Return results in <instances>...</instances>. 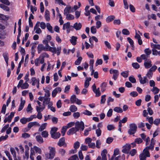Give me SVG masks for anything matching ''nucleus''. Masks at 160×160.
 Listing matches in <instances>:
<instances>
[{"instance_id": "69168bd1", "label": "nucleus", "mask_w": 160, "mask_h": 160, "mask_svg": "<svg viewBox=\"0 0 160 160\" xmlns=\"http://www.w3.org/2000/svg\"><path fill=\"white\" fill-rule=\"evenodd\" d=\"M123 34L126 35H128L130 33L129 31L126 29H124L122 31Z\"/></svg>"}, {"instance_id": "79ce46f5", "label": "nucleus", "mask_w": 160, "mask_h": 160, "mask_svg": "<svg viewBox=\"0 0 160 160\" xmlns=\"http://www.w3.org/2000/svg\"><path fill=\"white\" fill-rule=\"evenodd\" d=\"M60 133L59 132H57L52 136L51 137L54 139H56L59 138L60 136Z\"/></svg>"}, {"instance_id": "1a4fd4ad", "label": "nucleus", "mask_w": 160, "mask_h": 160, "mask_svg": "<svg viewBox=\"0 0 160 160\" xmlns=\"http://www.w3.org/2000/svg\"><path fill=\"white\" fill-rule=\"evenodd\" d=\"M151 63L152 62L150 59L144 61V65L145 68L148 69L151 67L152 66Z\"/></svg>"}, {"instance_id": "c9c22d12", "label": "nucleus", "mask_w": 160, "mask_h": 160, "mask_svg": "<svg viewBox=\"0 0 160 160\" xmlns=\"http://www.w3.org/2000/svg\"><path fill=\"white\" fill-rule=\"evenodd\" d=\"M144 52L146 54V55L149 56L150 55L152 51L150 50L149 48H146L144 50Z\"/></svg>"}, {"instance_id": "aec40b11", "label": "nucleus", "mask_w": 160, "mask_h": 160, "mask_svg": "<svg viewBox=\"0 0 160 160\" xmlns=\"http://www.w3.org/2000/svg\"><path fill=\"white\" fill-rule=\"evenodd\" d=\"M65 144V138H60L58 142V145L60 147H61Z\"/></svg>"}, {"instance_id": "f257e3e1", "label": "nucleus", "mask_w": 160, "mask_h": 160, "mask_svg": "<svg viewBox=\"0 0 160 160\" xmlns=\"http://www.w3.org/2000/svg\"><path fill=\"white\" fill-rule=\"evenodd\" d=\"M155 142L156 141L153 138H152L151 139L150 146L146 147L143 150V152L140 155V160H146L147 157H149L150 156L148 150L150 149L152 151L153 149Z\"/></svg>"}, {"instance_id": "9d476101", "label": "nucleus", "mask_w": 160, "mask_h": 160, "mask_svg": "<svg viewBox=\"0 0 160 160\" xmlns=\"http://www.w3.org/2000/svg\"><path fill=\"white\" fill-rule=\"evenodd\" d=\"M38 53H40L42 51H48L46 47H45L42 44H39L38 46Z\"/></svg>"}, {"instance_id": "6ab92c4d", "label": "nucleus", "mask_w": 160, "mask_h": 160, "mask_svg": "<svg viewBox=\"0 0 160 160\" xmlns=\"http://www.w3.org/2000/svg\"><path fill=\"white\" fill-rule=\"evenodd\" d=\"M77 39V38L76 37L72 36V37L71 39L70 40V42L73 45L76 44V42Z\"/></svg>"}, {"instance_id": "6e6d98bb", "label": "nucleus", "mask_w": 160, "mask_h": 160, "mask_svg": "<svg viewBox=\"0 0 160 160\" xmlns=\"http://www.w3.org/2000/svg\"><path fill=\"white\" fill-rule=\"evenodd\" d=\"M82 114L87 116H91L92 115L91 112L86 110L82 112Z\"/></svg>"}, {"instance_id": "ddd939ff", "label": "nucleus", "mask_w": 160, "mask_h": 160, "mask_svg": "<svg viewBox=\"0 0 160 160\" xmlns=\"http://www.w3.org/2000/svg\"><path fill=\"white\" fill-rule=\"evenodd\" d=\"M25 103V101L24 100H22V98H21V103L19 106V108H18V111H20L23 108Z\"/></svg>"}, {"instance_id": "cd10ccee", "label": "nucleus", "mask_w": 160, "mask_h": 160, "mask_svg": "<svg viewBox=\"0 0 160 160\" xmlns=\"http://www.w3.org/2000/svg\"><path fill=\"white\" fill-rule=\"evenodd\" d=\"M70 110L72 112H74L77 111L78 109L77 107L74 105H72L69 108Z\"/></svg>"}, {"instance_id": "c85d7f7f", "label": "nucleus", "mask_w": 160, "mask_h": 160, "mask_svg": "<svg viewBox=\"0 0 160 160\" xmlns=\"http://www.w3.org/2000/svg\"><path fill=\"white\" fill-rule=\"evenodd\" d=\"M58 130V128L56 127H54L52 128L51 130L50 133L51 135V137L52 136L56 133V132Z\"/></svg>"}, {"instance_id": "de8ad7c7", "label": "nucleus", "mask_w": 160, "mask_h": 160, "mask_svg": "<svg viewBox=\"0 0 160 160\" xmlns=\"http://www.w3.org/2000/svg\"><path fill=\"white\" fill-rule=\"evenodd\" d=\"M132 66L135 69H138L140 67L139 65L137 62H133L132 63Z\"/></svg>"}, {"instance_id": "052dcab7", "label": "nucleus", "mask_w": 160, "mask_h": 160, "mask_svg": "<svg viewBox=\"0 0 160 160\" xmlns=\"http://www.w3.org/2000/svg\"><path fill=\"white\" fill-rule=\"evenodd\" d=\"M129 80L132 83H135L136 82V79L133 76L129 77Z\"/></svg>"}, {"instance_id": "f3484780", "label": "nucleus", "mask_w": 160, "mask_h": 160, "mask_svg": "<svg viewBox=\"0 0 160 160\" xmlns=\"http://www.w3.org/2000/svg\"><path fill=\"white\" fill-rule=\"evenodd\" d=\"M139 82L141 84H144L146 83H148V80L146 76H144L142 77L141 80Z\"/></svg>"}, {"instance_id": "473e14b6", "label": "nucleus", "mask_w": 160, "mask_h": 160, "mask_svg": "<svg viewBox=\"0 0 160 160\" xmlns=\"http://www.w3.org/2000/svg\"><path fill=\"white\" fill-rule=\"evenodd\" d=\"M151 91L153 92L154 94H157L159 91V89L157 87H153Z\"/></svg>"}, {"instance_id": "680f3d73", "label": "nucleus", "mask_w": 160, "mask_h": 160, "mask_svg": "<svg viewBox=\"0 0 160 160\" xmlns=\"http://www.w3.org/2000/svg\"><path fill=\"white\" fill-rule=\"evenodd\" d=\"M130 95L132 97H135L138 96V94L136 91H132L130 93Z\"/></svg>"}, {"instance_id": "bb28decb", "label": "nucleus", "mask_w": 160, "mask_h": 160, "mask_svg": "<svg viewBox=\"0 0 160 160\" xmlns=\"http://www.w3.org/2000/svg\"><path fill=\"white\" fill-rule=\"evenodd\" d=\"M47 125V123H45L42 124L38 129V131L42 132L46 128Z\"/></svg>"}, {"instance_id": "2eb2a0df", "label": "nucleus", "mask_w": 160, "mask_h": 160, "mask_svg": "<svg viewBox=\"0 0 160 160\" xmlns=\"http://www.w3.org/2000/svg\"><path fill=\"white\" fill-rule=\"evenodd\" d=\"M107 153V151L106 149H104L102 152L101 156H102V160H107L106 154Z\"/></svg>"}, {"instance_id": "a18cd8bd", "label": "nucleus", "mask_w": 160, "mask_h": 160, "mask_svg": "<svg viewBox=\"0 0 160 160\" xmlns=\"http://www.w3.org/2000/svg\"><path fill=\"white\" fill-rule=\"evenodd\" d=\"M66 153L65 150L62 148L59 149L58 151V153L60 154L62 156H63Z\"/></svg>"}, {"instance_id": "e2e57ef3", "label": "nucleus", "mask_w": 160, "mask_h": 160, "mask_svg": "<svg viewBox=\"0 0 160 160\" xmlns=\"http://www.w3.org/2000/svg\"><path fill=\"white\" fill-rule=\"evenodd\" d=\"M34 149L37 152L40 154L41 153V150L40 148L36 146H35L34 147Z\"/></svg>"}, {"instance_id": "4468645a", "label": "nucleus", "mask_w": 160, "mask_h": 160, "mask_svg": "<svg viewBox=\"0 0 160 160\" xmlns=\"http://www.w3.org/2000/svg\"><path fill=\"white\" fill-rule=\"evenodd\" d=\"M72 8L70 6H67L64 9V14L69 13L72 12H71Z\"/></svg>"}, {"instance_id": "423d86ee", "label": "nucleus", "mask_w": 160, "mask_h": 160, "mask_svg": "<svg viewBox=\"0 0 160 160\" xmlns=\"http://www.w3.org/2000/svg\"><path fill=\"white\" fill-rule=\"evenodd\" d=\"M92 90L93 92L96 94V96L98 97L100 96L101 92L99 90V88H96L95 84H94L92 86Z\"/></svg>"}, {"instance_id": "37998d69", "label": "nucleus", "mask_w": 160, "mask_h": 160, "mask_svg": "<svg viewBox=\"0 0 160 160\" xmlns=\"http://www.w3.org/2000/svg\"><path fill=\"white\" fill-rule=\"evenodd\" d=\"M146 120H148V122L151 124H152L153 123V120L152 117H147L146 118Z\"/></svg>"}, {"instance_id": "4d7b16f0", "label": "nucleus", "mask_w": 160, "mask_h": 160, "mask_svg": "<svg viewBox=\"0 0 160 160\" xmlns=\"http://www.w3.org/2000/svg\"><path fill=\"white\" fill-rule=\"evenodd\" d=\"M32 109H33L31 107V104L29 103L28 104V106L27 108L26 111L27 112H32Z\"/></svg>"}, {"instance_id": "338daca9", "label": "nucleus", "mask_w": 160, "mask_h": 160, "mask_svg": "<svg viewBox=\"0 0 160 160\" xmlns=\"http://www.w3.org/2000/svg\"><path fill=\"white\" fill-rule=\"evenodd\" d=\"M107 129L108 130L111 131L114 129L115 128V127L113 125H108L107 126Z\"/></svg>"}, {"instance_id": "0e129e2a", "label": "nucleus", "mask_w": 160, "mask_h": 160, "mask_svg": "<svg viewBox=\"0 0 160 160\" xmlns=\"http://www.w3.org/2000/svg\"><path fill=\"white\" fill-rule=\"evenodd\" d=\"M10 150L12 154V155L14 157L16 156V153L14 149L12 148H11Z\"/></svg>"}, {"instance_id": "c756f323", "label": "nucleus", "mask_w": 160, "mask_h": 160, "mask_svg": "<svg viewBox=\"0 0 160 160\" xmlns=\"http://www.w3.org/2000/svg\"><path fill=\"white\" fill-rule=\"evenodd\" d=\"M77 98L75 95H72L70 99L71 103H74L76 101Z\"/></svg>"}, {"instance_id": "e433bc0d", "label": "nucleus", "mask_w": 160, "mask_h": 160, "mask_svg": "<svg viewBox=\"0 0 160 160\" xmlns=\"http://www.w3.org/2000/svg\"><path fill=\"white\" fill-rule=\"evenodd\" d=\"M3 57L7 65L8 64V53H5L3 54Z\"/></svg>"}, {"instance_id": "b1692460", "label": "nucleus", "mask_w": 160, "mask_h": 160, "mask_svg": "<svg viewBox=\"0 0 160 160\" xmlns=\"http://www.w3.org/2000/svg\"><path fill=\"white\" fill-rule=\"evenodd\" d=\"M119 154V150L118 149H116L114 151V153L112 157L110 160H113L115 156Z\"/></svg>"}, {"instance_id": "2f4dec72", "label": "nucleus", "mask_w": 160, "mask_h": 160, "mask_svg": "<svg viewBox=\"0 0 160 160\" xmlns=\"http://www.w3.org/2000/svg\"><path fill=\"white\" fill-rule=\"evenodd\" d=\"M47 28L48 30L51 33H53L54 31L52 30V27L49 23H47Z\"/></svg>"}, {"instance_id": "f704fd0d", "label": "nucleus", "mask_w": 160, "mask_h": 160, "mask_svg": "<svg viewBox=\"0 0 160 160\" xmlns=\"http://www.w3.org/2000/svg\"><path fill=\"white\" fill-rule=\"evenodd\" d=\"M152 75L153 73L148 70L145 76L147 77L148 79H150L152 77Z\"/></svg>"}, {"instance_id": "7ed1b4c3", "label": "nucleus", "mask_w": 160, "mask_h": 160, "mask_svg": "<svg viewBox=\"0 0 160 160\" xmlns=\"http://www.w3.org/2000/svg\"><path fill=\"white\" fill-rule=\"evenodd\" d=\"M129 128L128 132L129 135H133L136 132L137 127L136 124L134 123L130 124L129 125Z\"/></svg>"}, {"instance_id": "bf43d9fd", "label": "nucleus", "mask_w": 160, "mask_h": 160, "mask_svg": "<svg viewBox=\"0 0 160 160\" xmlns=\"http://www.w3.org/2000/svg\"><path fill=\"white\" fill-rule=\"evenodd\" d=\"M48 51L56 53V48L55 47H50L48 48Z\"/></svg>"}, {"instance_id": "a211bd4d", "label": "nucleus", "mask_w": 160, "mask_h": 160, "mask_svg": "<svg viewBox=\"0 0 160 160\" xmlns=\"http://www.w3.org/2000/svg\"><path fill=\"white\" fill-rule=\"evenodd\" d=\"M64 15L66 16V19L67 20H71L74 19V16L71 14L68 13Z\"/></svg>"}, {"instance_id": "a19ab883", "label": "nucleus", "mask_w": 160, "mask_h": 160, "mask_svg": "<svg viewBox=\"0 0 160 160\" xmlns=\"http://www.w3.org/2000/svg\"><path fill=\"white\" fill-rule=\"evenodd\" d=\"M151 46L152 48H153L155 49L160 50V44H155L153 43H151Z\"/></svg>"}, {"instance_id": "8fccbe9b", "label": "nucleus", "mask_w": 160, "mask_h": 160, "mask_svg": "<svg viewBox=\"0 0 160 160\" xmlns=\"http://www.w3.org/2000/svg\"><path fill=\"white\" fill-rule=\"evenodd\" d=\"M106 95H103L101 96V98L100 101L101 104H103L105 103L106 101Z\"/></svg>"}, {"instance_id": "49530a36", "label": "nucleus", "mask_w": 160, "mask_h": 160, "mask_svg": "<svg viewBox=\"0 0 160 160\" xmlns=\"http://www.w3.org/2000/svg\"><path fill=\"white\" fill-rule=\"evenodd\" d=\"M45 45V47H46L48 51V48L50 47L48 44V41L47 40H44L42 42Z\"/></svg>"}, {"instance_id": "5701e85b", "label": "nucleus", "mask_w": 160, "mask_h": 160, "mask_svg": "<svg viewBox=\"0 0 160 160\" xmlns=\"http://www.w3.org/2000/svg\"><path fill=\"white\" fill-rule=\"evenodd\" d=\"M115 18V16L113 15L110 16L106 18V21L107 23L111 22Z\"/></svg>"}, {"instance_id": "5fc2aeb1", "label": "nucleus", "mask_w": 160, "mask_h": 160, "mask_svg": "<svg viewBox=\"0 0 160 160\" xmlns=\"http://www.w3.org/2000/svg\"><path fill=\"white\" fill-rule=\"evenodd\" d=\"M128 72L127 71L122 72L121 73V75L124 78L128 77Z\"/></svg>"}, {"instance_id": "774afa93", "label": "nucleus", "mask_w": 160, "mask_h": 160, "mask_svg": "<svg viewBox=\"0 0 160 160\" xmlns=\"http://www.w3.org/2000/svg\"><path fill=\"white\" fill-rule=\"evenodd\" d=\"M80 146V143L78 142H75L74 144V148L75 150L78 148Z\"/></svg>"}, {"instance_id": "864d4df0", "label": "nucleus", "mask_w": 160, "mask_h": 160, "mask_svg": "<svg viewBox=\"0 0 160 160\" xmlns=\"http://www.w3.org/2000/svg\"><path fill=\"white\" fill-rule=\"evenodd\" d=\"M67 129V128L65 126H63L61 130V133L62 135V136H64V135Z\"/></svg>"}, {"instance_id": "a878e982", "label": "nucleus", "mask_w": 160, "mask_h": 160, "mask_svg": "<svg viewBox=\"0 0 160 160\" xmlns=\"http://www.w3.org/2000/svg\"><path fill=\"white\" fill-rule=\"evenodd\" d=\"M36 111L38 112H42L45 108V106H43L42 107L36 106Z\"/></svg>"}, {"instance_id": "dca6fc26", "label": "nucleus", "mask_w": 160, "mask_h": 160, "mask_svg": "<svg viewBox=\"0 0 160 160\" xmlns=\"http://www.w3.org/2000/svg\"><path fill=\"white\" fill-rule=\"evenodd\" d=\"M82 26V24L80 23H78L76 22L74 24L73 27L76 30H78L81 28Z\"/></svg>"}, {"instance_id": "f8f14e48", "label": "nucleus", "mask_w": 160, "mask_h": 160, "mask_svg": "<svg viewBox=\"0 0 160 160\" xmlns=\"http://www.w3.org/2000/svg\"><path fill=\"white\" fill-rule=\"evenodd\" d=\"M77 131H78V130H77V129L75 127L74 128H72L69 129L68 131L67 134L68 135H70L75 133Z\"/></svg>"}, {"instance_id": "0eeeda50", "label": "nucleus", "mask_w": 160, "mask_h": 160, "mask_svg": "<svg viewBox=\"0 0 160 160\" xmlns=\"http://www.w3.org/2000/svg\"><path fill=\"white\" fill-rule=\"evenodd\" d=\"M15 112H11L10 113V115H9L8 117H6L4 119V122L6 123L8 122H11L12 118L14 117Z\"/></svg>"}, {"instance_id": "72a5a7b5", "label": "nucleus", "mask_w": 160, "mask_h": 160, "mask_svg": "<svg viewBox=\"0 0 160 160\" xmlns=\"http://www.w3.org/2000/svg\"><path fill=\"white\" fill-rule=\"evenodd\" d=\"M70 22H68L64 24L62 27V29L63 30H65V29H69L70 27Z\"/></svg>"}, {"instance_id": "ea45409f", "label": "nucleus", "mask_w": 160, "mask_h": 160, "mask_svg": "<svg viewBox=\"0 0 160 160\" xmlns=\"http://www.w3.org/2000/svg\"><path fill=\"white\" fill-rule=\"evenodd\" d=\"M0 7L3 9L4 10L7 11H8L9 10V8L4 4H0Z\"/></svg>"}, {"instance_id": "7c9ffc66", "label": "nucleus", "mask_w": 160, "mask_h": 160, "mask_svg": "<svg viewBox=\"0 0 160 160\" xmlns=\"http://www.w3.org/2000/svg\"><path fill=\"white\" fill-rule=\"evenodd\" d=\"M9 18V17L0 14V19L3 20H7Z\"/></svg>"}, {"instance_id": "39448f33", "label": "nucleus", "mask_w": 160, "mask_h": 160, "mask_svg": "<svg viewBox=\"0 0 160 160\" xmlns=\"http://www.w3.org/2000/svg\"><path fill=\"white\" fill-rule=\"evenodd\" d=\"M110 74H113V78L114 80H116L119 75V72L118 70L112 69H111L110 70Z\"/></svg>"}, {"instance_id": "20e7f679", "label": "nucleus", "mask_w": 160, "mask_h": 160, "mask_svg": "<svg viewBox=\"0 0 160 160\" xmlns=\"http://www.w3.org/2000/svg\"><path fill=\"white\" fill-rule=\"evenodd\" d=\"M75 124V127L78 131L79 130L82 131L84 129V124L82 121H77Z\"/></svg>"}, {"instance_id": "6e6552de", "label": "nucleus", "mask_w": 160, "mask_h": 160, "mask_svg": "<svg viewBox=\"0 0 160 160\" xmlns=\"http://www.w3.org/2000/svg\"><path fill=\"white\" fill-rule=\"evenodd\" d=\"M131 146L130 145H126L123 146L122 152L125 153H128L131 149Z\"/></svg>"}, {"instance_id": "3c124183", "label": "nucleus", "mask_w": 160, "mask_h": 160, "mask_svg": "<svg viewBox=\"0 0 160 160\" xmlns=\"http://www.w3.org/2000/svg\"><path fill=\"white\" fill-rule=\"evenodd\" d=\"M68 160H79V159L77 155H74L68 159Z\"/></svg>"}, {"instance_id": "c03bdc74", "label": "nucleus", "mask_w": 160, "mask_h": 160, "mask_svg": "<svg viewBox=\"0 0 160 160\" xmlns=\"http://www.w3.org/2000/svg\"><path fill=\"white\" fill-rule=\"evenodd\" d=\"M41 135L44 138H47L48 136V133L47 131H43L42 132Z\"/></svg>"}, {"instance_id": "9b49d317", "label": "nucleus", "mask_w": 160, "mask_h": 160, "mask_svg": "<svg viewBox=\"0 0 160 160\" xmlns=\"http://www.w3.org/2000/svg\"><path fill=\"white\" fill-rule=\"evenodd\" d=\"M62 89L60 87H57L55 88L52 92V97H54L56 95L58 92H61Z\"/></svg>"}, {"instance_id": "f03ea898", "label": "nucleus", "mask_w": 160, "mask_h": 160, "mask_svg": "<svg viewBox=\"0 0 160 160\" xmlns=\"http://www.w3.org/2000/svg\"><path fill=\"white\" fill-rule=\"evenodd\" d=\"M48 149L49 150V153H47L45 154L46 158L47 159H52L55 156V148L54 147L49 146L48 147Z\"/></svg>"}, {"instance_id": "13d9d810", "label": "nucleus", "mask_w": 160, "mask_h": 160, "mask_svg": "<svg viewBox=\"0 0 160 160\" xmlns=\"http://www.w3.org/2000/svg\"><path fill=\"white\" fill-rule=\"evenodd\" d=\"M43 90L46 92L45 93V97L49 98L50 95V93L49 92V91L48 90H45L44 88H43Z\"/></svg>"}, {"instance_id": "603ef678", "label": "nucleus", "mask_w": 160, "mask_h": 160, "mask_svg": "<svg viewBox=\"0 0 160 160\" xmlns=\"http://www.w3.org/2000/svg\"><path fill=\"white\" fill-rule=\"evenodd\" d=\"M28 84L27 83V82H25V83H23L21 88L22 89H25L28 88Z\"/></svg>"}, {"instance_id": "412c9836", "label": "nucleus", "mask_w": 160, "mask_h": 160, "mask_svg": "<svg viewBox=\"0 0 160 160\" xmlns=\"http://www.w3.org/2000/svg\"><path fill=\"white\" fill-rule=\"evenodd\" d=\"M36 141L39 143H42L43 142V140L40 135H38L36 137Z\"/></svg>"}, {"instance_id": "58836bf2", "label": "nucleus", "mask_w": 160, "mask_h": 160, "mask_svg": "<svg viewBox=\"0 0 160 160\" xmlns=\"http://www.w3.org/2000/svg\"><path fill=\"white\" fill-rule=\"evenodd\" d=\"M82 60V58L81 57H79L76 60L75 62V64L76 65H79Z\"/></svg>"}, {"instance_id": "393cba45", "label": "nucleus", "mask_w": 160, "mask_h": 160, "mask_svg": "<svg viewBox=\"0 0 160 160\" xmlns=\"http://www.w3.org/2000/svg\"><path fill=\"white\" fill-rule=\"evenodd\" d=\"M107 86V84L106 82H102L101 85V91L102 92H103L106 90V88Z\"/></svg>"}, {"instance_id": "4c0bfd02", "label": "nucleus", "mask_w": 160, "mask_h": 160, "mask_svg": "<svg viewBox=\"0 0 160 160\" xmlns=\"http://www.w3.org/2000/svg\"><path fill=\"white\" fill-rule=\"evenodd\" d=\"M113 110L118 113H122L123 112L122 109L120 107H115L114 108Z\"/></svg>"}, {"instance_id": "4be33fe9", "label": "nucleus", "mask_w": 160, "mask_h": 160, "mask_svg": "<svg viewBox=\"0 0 160 160\" xmlns=\"http://www.w3.org/2000/svg\"><path fill=\"white\" fill-rule=\"evenodd\" d=\"M50 98H49L46 97L44 98V100L43 102V106H45L47 105L50 102Z\"/></svg>"}, {"instance_id": "09e8293b", "label": "nucleus", "mask_w": 160, "mask_h": 160, "mask_svg": "<svg viewBox=\"0 0 160 160\" xmlns=\"http://www.w3.org/2000/svg\"><path fill=\"white\" fill-rule=\"evenodd\" d=\"M32 82H34L35 84H39V79H37L35 77H32L31 79Z\"/></svg>"}]
</instances>
